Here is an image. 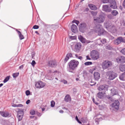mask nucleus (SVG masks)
I'll list each match as a JSON object with an SVG mask.
<instances>
[{"label": "nucleus", "mask_w": 125, "mask_h": 125, "mask_svg": "<svg viewBox=\"0 0 125 125\" xmlns=\"http://www.w3.org/2000/svg\"><path fill=\"white\" fill-rule=\"evenodd\" d=\"M119 78L120 80L122 81L125 80V72L122 73L120 76Z\"/></svg>", "instance_id": "nucleus-24"}, {"label": "nucleus", "mask_w": 125, "mask_h": 125, "mask_svg": "<svg viewBox=\"0 0 125 125\" xmlns=\"http://www.w3.org/2000/svg\"><path fill=\"white\" fill-rule=\"evenodd\" d=\"M54 71H52V70H49V73H54Z\"/></svg>", "instance_id": "nucleus-63"}, {"label": "nucleus", "mask_w": 125, "mask_h": 125, "mask_svg": "<svg viewBox=\"0 0 125 125\" xmlns=\"http://www.w3.org/2000/svg\"><path fill=\"white\" fill-rule=\"evenodd\" d=\"M107 76H109L108 79L110 80H113L117 76V74L113 71H110L107 73Z\"/></svg>", "instance_id": "nucleus-7"}, {"label": "nucleus", "mask_w": 125, "mask_h": 125, "mask_svg": "<svg viewBox=\"0 0 125 125\" xmlns=\"http://www.w3.org/2000/svg\"><path fill=\"white\" fill-rule=\"evenodd\" d=\"M120 70L123 72L125 71V65H121L120 67Z\"/></svg>", "instance_id": "nucleus-28"}, {"label": "nucleus", "mask_w": 125, "mask_h": 125, "mask_svg": "<svg viewBox=\"0 0 125 125\" xmlns=\"http://www.w3.org/2000/svg\"><path fill=\"white\" fill-rule=\"evenodd\" d=\"M119 104L120 103L118 101H115L114 102L111 104L110 109L112 111L118 110L119 109Z\"/></svg>", "instance_id": "nucleus-3"}, {"label": "nucleus", "mask_w": 125, "mask_h": 125, "mask_svg": "<svg viewBox=\"0 0 125 125\" xmlns=\"http://www.w3.org/2000/svg\"><path fill=\"white\" fill-rule=\"evenodd\" d=\"M35 114L37 115L39 117L41 116L42 115V114L41 113H39L38 112H36Z\"/></svg>", "instance_id": "nucleus-47"}, {"label": "nucleus", "mask_w": 125, "mask_h": 125, "mask_svg": "<svg viewBox=\"0 0 125 125\" xmlns=\"http://www.w3.org/2000/svg\"><path fill=\"white\" fill-rule=\"evenodd\" d=\"M81 46V43H77L75 46V51L76 52H79Z\"/></svg>", "instance_id": "nucleus-14"}, {"label": "nucleus", "mask_w": 125, "mask_h": 125, "mask_svg": "<svg viewBox=\"0 0 125 125\" xmlns=\"http://www.w3.org/2000/svg\"><path fill=\"white\" fill-rule=\"evenodd\" d=\"M101 26L100 25H98L94 29V31L98 33V34L100 35L106 34L107 32L104 30L101 29Z\"/></svg>", "instance_id": "nucleus-4"}, {"label": "nucleus", "mask_w": 125, "mask_h": 125, "mask_svg": "<svg viewBox=\"0 0 125 125\" xmlns=\"http://www.w3.org/2000/svg\"><path fill=\"white\" fill-rule=\"evenodd\" d=\"M34 117H35V119H36L37 118L36 116H31L30 117V118L31 119L33 118Z\"/></svg>", "instance_id": "nucleus-51"}, {"label": "nucleus", "mask_w": 125, "mask_h": 125, "mask_svg": "<svg viewBox=\"0 0 125 125\" xmlns=\"http://www.w3.org/2000/svg\"><path fill=\"white\" fill-rule=\"evenodd\" d=\"M110 7L113 9H115L117 8L116 3L115 0H112L110 3Z\"/></svg>", "instance_id": "nucleus-16"}, {"label": "nucleus", "mask_w": 125, "mask_h": 125, "mask_svg": "<svg viewBox=\"0 0 125 125\" xmlns=\"http://www.w3.org/2000/svg\"><path fill=\"white\" fill-rule=\"evenodd\" d=\"M0 114L3 116L5 117L9 116L10 115L9 113L7 112H0Z\"/></svg>", "instance_id": "nucleus-19"}, {"label": "nucleus", "mask_w": 125, "mask_h": 125, "mask_svg": "<svg viewBox=\"0 0 125 125\" xmlns=\"http://www.w3.org/2000/svg\"><path fill=\"white\" fill-rule=\"evenodd\" d=\"M121 52L123 54L125 55V48L122 49L121 51Z\"/></svg>", "instance_id": "nucleus-44"}, {"label": "nucleus", "mask_w": 125, "mask_h": 125, "mask_svg": "<svg viewBox=\"0 0 125 125\" xmlns=\"http://www.w3.org/2000/svg\"><path fill=\"white\" fill-rule=\"evenodd\" d=\"M103 10L107 12H110L111 10L108 5H103Z\"/></svg>", "instance_id": "nucleus-13"}, {"label": "nucleus", "mask_w": 125, "mask_h": 125, "mask_svg": "<svg viewBox=\"0 0 125 125\" xmlns=\"http://www.w3.org/2000/svg\"><path fill=\"white\" fill-rule=\"evenodd\" d=\"M92 64V62H85L84 63V64L85 65H90Z\"/></svg>", "instance_id": "nucleus-38"}, {"label": "nucleus", "mask_w": 125, "mask_h": 125, "mask_svg": "<svg viewBox=\"0 0 125 125\" xmlns=\"http://www.w3.org/2000/svg\"><path fill=\"white\" fill-rule=\"evenodd\" d=\"M98 96L100 98H102L103 96V93L102 92H99L97 94Z\"/></svg>", "instance_id": "nucleus-26"}, {"label": "nucleus", "mask_w": 125, "mask_h": 125, "mask_svg": "<svg viewBox=\"0 0 125 125\" xmlns=\"http://www.w3.org/2000/svg\"><path fill=\"white\" fill-rule=\"evenodd\" d=\"M69 58L66 55L64 59V62H66L69 60Z\"/></svg>", "instance_id": "nucleus-46"}, {"label": "nucleus", "mask_w": 125, "mask_h": 125, "mask_svg": "<svg viewBox=\"0 0 125 125\" xmlns=\"http://www.w3.org/2000/svg\"><path fill=\"white\" fill-rule=\"evenodd\" d=\"M66 56L68 57L69 58H70L73 57L72 56V54L71 53H67Z\"/></svg>", "instance_id": "nucleus-39"}, {"label": "nucleus", "mask_w": 125, "mask_h": 125, "mask_svg": "<svg viewBox=\"0 0 125 125\" xmlns=\"http://www.w3.org/2000/svg\"><path fill=\"white\" fill-rule=\"evenodd\" d=\"M23 106V105L21 104H17V107H21Z\"/></svg>", "instance_id": "nucleus-54"}, {"label": "nucleus", "mask_w": 125, "mask_h": 125, "mask_svg": "<svg viewBox=\"0 0 125 125\" xmlns=\"http://www.w3.org/2000/svg\"><path fill=\"white\" fill-rule=\"evenodd\" d=\"M12 106L14 107H17V104H12Z\"/></svg>", "instance_id": "nucleus-55"}, {"label": "nucleus", "mask_w": 125, "mask_h": 125, "mask_svg": "<svg viewBox=\"0 0 125 125\" xmlns=\"http://www.w3.org/2000/svg\"><path fill=\"white\" fill-rule=\"evenodd\" d=\"M79 63V62L75 60H71L68 63L69 69H68V71L72 72V71L74 70L77 68Z\"/></svg>", "instance_id": "nucleus-1"}, {"label": "nucleus", "mask_w": 125, "mask_h": 125, "mask_svg": "<svg viewBox=\"0 0 125 125\" xmlns=\"http://www.w3.org/2000/svg\"><path fill=\"white\" fill-rule=\"evenodd\" d=\"M59 112L61 113H62L63 112V111L62 110H60L59 111Z\"/></svg>", "instance_id": "nucleus-60"}, {"label": "nucleus", "mask_w": 125, "mask_h": 125, "mask_svg": "<svg viewBox=\"0 0 125 125\" xmlns=\"http://www.w3.org/2000/svg\"><path fill=\"white\" fill-rule=\"evenodd\" d=\"M23 116V115H17V117L18 118V120L19 121H20L21 120Z\"/></svg>", "instance_id": "nucleus-35"}, {"label": "nucleus", "mask_w": 125, "mask_h": 125, "mask_svg": "<svg viewBox=\"0 0 125 125\" xmlns=\"http://www.w3.org/2000/svg\"><path fill=\"white\" fill-rule=\"evenodd\" d=\"M31 64L32 66H34L36 64V62L34 60H33L32 62L31 63Z\"/></svg>", "instance_id": "nucleus-48"}, {"label": "nucleus", "mask_w": 125, "mask_h": 125, "mask_svg": "<svg viewBox=\"0 0 125 125\" xmlns=\"http://www.w3.org/2000/svg\"><path fill=\"white\" fill-rule=\"evenodd\" d=\"M19 74L18 73H14L13 74V76L14 78H16L19 75Z\"/></svg>", "instance_id": "nucleus-36"}, {"label": "nucleus", "mask_w": 125, "mask_h": 125, "mask_svg": "<svg viewBox=\"0 0 125 125\" xmlns=\"http://www.w3.org/2000/svg\"><path fill=\"white\" fill-rule=\"evenodd\" d=\"M55 102L53 101H52L51 102V107H54L55 105Z\"/></svg>", "instance_id": "nucleus-37"}, {"label": "nucleus", "mask_w": 125, "mask_h": 125, "mask_svg": "<svg viewBox=\"0 0 125 125\" xmlns=\"http://www.w3.org/2000/svg\"><path fill=\"white\" fill-rule=\"evenodd\" d=\"M123 5L124 7H125V0H124V1L123 3Z\"/></svg>", "instance_id": "nucleus-59"}, {"label": "nucleus", "mask_w": 125, "mask_h": 125, "mask_svg": "<svg viewBox=\"0 0 125 125\" xmlns=\"http://www.w3.org/2000/svg\"><path fill=\"white\" fill-rule=\"evenodd\" d=\"M86 59L87 60H90L91 59L90 58L89 56L87 55L86 56Z\"/></svg>", "instance_id": "nucleus-57"}, {"label": "nucleus", "mask_w": 125, "mask_h": 125, "mask_svg": "<svg viewBox=\"0 0 125 125\" xmlns=\"http://www.w3.org/2000/svg\"><path fill=\"white\" fill-rule=\"evenodd\" d=\"M16 31L19 35V37L20 40H22L24 38L23 36L21 34V32L16 29Z\"/></svg>", "instance_id": "nucleus-23"}, {"label": "nucleus", "mask_w": 125, "mask_h": 125, "mask_svg": "<svg viewBox=\"0 0 125 125\" xmlns=\"http://www.w3.org/2000/svg\"><path fill=\"white\" fill-rule=\"evenodd\" d=\"M35 56V54L34 53H32L31 54V57L32 58H33Z\"/></svg>", "instance_id": "nucleus-58"}, {"label": "nucleus", "mask_w": 125, "mask_h": 125, "mask_svg": "<svg viewBox=\"0 0 125 125\" xmlns=\"http://www.w3.org/2000/svg\"><path fill=\"white\" fill-rule=\"evenodd\" d=\"M75 119L77 121L78 120H79L78 119L77 116H76L75 117Z\"/></svg>", "instance_id": "nucleus-64"}, {"label": "nucleus", "mask_w": 125, "mask_h": 125, "mask_svg": "<svg viewBox=\"0 0 125 125\" xmlns=\"http://www.w3.org/2000/svg\"><path fill=\"white\" fill-rule=\"evenodd\" d=\"M71 98L70 96L68 94L66 95L65 97L64 100L66 102H68L69 101H71Z\"/></svg>", "instance_id": "nucleus-22"}, {"label": "nucleus", "mask_w": 125, "mask_h": 125, "mask_svg": "<svg viewBox=\"0 0 125 125\" xmlns=\"http://www.w3.org/2000/svg\"><path fill=\"white\" fill-rule=\"evenodd\" d=\"M112 14L114 16H116L118 14V12L116 10H113L112 12Z\"/></svg>", "instance_id": "nucleus-30"}, {"label": "nucleus", "mask_w": 125, "mask_h": 125, "mask_svg": "<svg viewBox=\"0 0 125 125\" xmlns=\"http://www.w3.org/2000/svg\"><path fill=\"white\" fill-rule=\"evenodd\" d=\"M111 0H101L104 3H110Z\"/></svg>", "instance_id": "nucleus-31"}, {"label": "nucleus", "mask_w": 125, "mask_h": 125, "mask_svg": "<svg viewBox=\"0 0 125 125\" xmlns=\"http://www.w3.org/2000/svg\"><path fill=\"white\" fill-rule=\"evenodd\" d=\"M104 25L107 29L110 27L111 26V23L109 22L105 23Z\"/></svg>", "instance_id": "nucleus-25"}, {"label": "nucleus", "mask_w": 125, "mask_h": 125, "mask_svg": "<svg viewBox=\"0 0 125 125\" xmlns=\"http://www.w3.org/2000/svg\"><path fill=\"white\" fill-rule=\"evenodd\" d=\"M70 38L72 40H75L76 38V36H71L70 37Z\"/></svg>", "instance_id": "nucleus-43"}, {"label": "nucleus", "mask_w": 125, "mask_h": 125, "mask_svg": "<svg viewBox=\"0 0 125 125\" xmlns=\"http://www.w3.org/2000/svg\"><path fill=\"white\" fill-rule=\"evenodd\" d=\"M116 62L118 63L125 62V57L123 56H120L116 59Z\"/></svg>", "instance_id": "nucleus-9"}, {"label": "nucleus", "mask_w": 125, "mask_h": 125, "mask_svg": "<svg viewBox=\"0 0 125 125\" xmlns=\"http://www.w3.org/2000/svg\"><path fill=\"white\" fill-rule=\"evenodd\" d=\"M35 111L33 110H31L30 112V114L31 115L35 114Z\"/></svg>", "instance_id": "nucleus-42"}, {"label": "nucleus", "mask_w": 125, "mask_h": 125, "mask_svg": "<svg viewBox=\"0 0 125 125\" xmlns=\"http://www.w3.org/2000/svg\"><path fill=\"white\" fill-rule=\"evenodd\" d=\"M72 22L75 23L77 25H78L79 22V21L76 20H74Z\"/></svg>", "instance_id": "nucleus-40"}, {"label": "nucleus", "mask_w": 125, "mask_h": 125, "mask_svg": "<svg viewBox=\"0 0 125 125\" xmlns=\"http://www.w3.org/2000/svg\"><path fill=\"white\" fill-rule=\"evenodd\" d=\"M23 65H22L20 66L19 68V69H22L23 68Z\"/></svg>", "instance_id": "nucleus-52"}, {"label": "nucleus", "mask_w": 125, "mask_h": 125, "mask_svg": "<svg viewBox=\"0 0 125 125\" xmlns=\"http://www.w3.org/2000/svg\"><path fill=\"white\" fill-rule=\"evenodd\" d=\"M90 55L92 58L94 60H97L99 58V53L98 52L95 50H93L91 52Z\"/></svg>", "instance_id": "nucleus-5"}, {"label": "nucleus", "mask_w": 125, "mask_h": 125, "mask_svg": "<svg viewBox=\"0 0 125 125\" xmlns=\"http://www.w3.org/2000/svg\"><path fill=\"white\" fill-rule=\"evenodd\" d=\"M111 15H109L108 16V17L109 18H110V19L111 18Z\"/></svg>", "instance_id": "nucleus-62"}, {"label": "nucleus", "mask_w": 125, "mask_h": 125, "mask_svg": "<svg viewBox=\"0 0 125 125\" xmlns=\"http://www.w3.org/2000/svg\"><path fill=\"white\" fill-rule=\"evenodd\" d=\"M24 113L22 110H19L17 112V115H23Z\"/></svg>", "instance_id": "nucleus-27"}, {"label": "nucleus", "mask_w": 125, "mask_h": 125, "mask_svg": "<svg viewBox=\"0 0 125 125\" xmlns=\"http://www.w3.org/2000/svg\"><path fill=\"white\" fill-rule=\"evenodd\" d=\"M71 28L72 31L74 33L77 31V28L76 26L74 24H73L71 26Z\"/></svg>", "instance_id": "nucleus-17"}, {"label": "nucleus", "mask_w": 125, "mask_h": 125, "mask_svg": "<svg viewBox=\"0 0 125 125\" xmlns=\"http://www.w3.org/2000/svg\"><path fill=\"white\" fill-rule=\"evenodd\" d=\"M117 92L116 90H115L114 89H111V93L112 95H115L116 94H117Z\"/></svg>", "instance_id": "nucleus-29"}, {"label": "nucleus", "mask_w": 125, "mask_h": 125, "mask_svg": "<svg viewBox=\"0 0 125 125\" xmlns=\"http://www.w3.org/2000/svg\"><path fill=\"white\" fill-rule=\"evenodd\" d=\"M100 41L101 42V43L103 44H104L105 43L107 42L106 40L105 39H103L102 40H100Z\"/></svg>", "instance_id": "nucleus-34"}, {"label": "nucleus", "mask_w": 125, "mask_h": 125, "mask_svg": "<svg viewBox=\"0 0 125 125\" xmlns=\"http://www.w3.org/2000/svg\"><path fill=\"white\" fill-rule=\"evenodd\" d=\"M25 93H26V95L28 96V95H30V92L29 90H27L26 91Z\"/></svg>", "instance_id": "nucleus-45"}, {"label": "nucleus", "mask_w": 125, "mask_h": 125, "mask_svg": "<svg viewBox=\"0 0 125 125\" xmlns=\"http://www.w3.org/2000/svg\"><path fill=\"white\" fill-rule=\"evenodd\" d=\"M90 8L92 10H95L97 9V7L94 5L93 4H90L88 5Z\"/></svg>", "instance_id": "nucleus-20"}, {"label": "nucleus", "mask_w": 125, "mask_h": 125, "mask_svg": "<svg viewBox=\"0 0 125 125\" xmlns=\"http://www.w3.org/2000/svg\"><path fill=\"white\" fill-rule=\"evenodd\" d=\"M94 76L95 80L98 81L100 78V74L97 72H95L94 73Z\"/></svg>", "instance_id": "nucleus-18"}, {"label": "nucleus", "mask_w": 125, "mask_h": 125, "mask_svg": "<svg viewBox=\"0 0 125 125\" xmlns=\"http://www.w3.org/2000/svg\"><path fill=\"white\" fill-rule=\"evenodd\" d=\"M45 85V83L42 81L37 82L35 84V86L36 88H39L43 87Z\"/></svg>", "instance_id": "nucleus-11"}, {"label": "nucleus", "mask_w": 125, "mask_h": 125, "mask_svg": "<svg viewBox=\"0 0 125 125\" xmlns=\"http://www.w3.org/2000/svg\"><path fill=\"white\" fill-rule=\"evenodd\" d=\"M63 82L64 84H66L67 83V81L65 80H64Z\"/></svg>", "instance_id": "nucleus-61"}, {"label": "nucleus", "mask_w": 125, "mask_h": 125, "mask_svg": "<svg viewBox=\"0 0 125 125\" xmlns=\"http://www.w3.org/2000/svg\"><path fill=\"white\" fill-rule=\"evenodd\" d=\"M91 13L93 15V16H95L97 14V12H95L93 11H92L91 12Z\"/></svg>", "instance_id": "nucleus-49"}, {"label": "nucleus", "mask_w": 125, "mask_h": 125, "mask_svg": "<svg viewBox=\"0 0 125 125\" xmlns=\"http://www.w3.org/2000/svg\"><path fill=\"white\" fill-rule=\"evenodd\" d=\"M114 43L116 45H118L121 42H125V39L122 37H119L114 41Z\"/></svg>", "instance_id": "nucleus-8"}, {"label": "nucleus", "mask_w": 125, "mask_h": 125, "mask_svg": "<svg viewBox=\"0 0 125 125\" xmlns=\"http://www.w3.org/2000/svg\"><path fill=\"white\" fill-rule=\"evenodd\" d=\"M10 77V76H9L6 77L4 79L3 81V82L5 83L7 82L9 79Z\"/></svg>", "instance_id": "nucleus-32"}, {"label": "nucleus", "mask_w": 125, "mask_h": 125, "mask_svg": "<svg viewBox=\"0 0 125 125\" xmlns=\"http://www.w3.org/2000/svg\"><path fill=\"white\" fill-rule=\"evenodd\" d=\"M111 48H112L110 47V46H107L106 49L109 50H110L111 49Z\"/></svg>", "instance_id": "nucleus-56"}, {"label": "nucleus", "mask_w": 125, "mask_h": 125, "mask_svg": "<svg viewBox=\"0 0 125 125\" xmlns=\"http://www.w3.org/2000/svg\"><path fill=\"white\" fill-rule=\"evenodd\" d=\"M75 56L76 58L80 59L81 61L83 59V58L82 56H78V54H75Z\"/></svg>", "instance_id": "nucleus-33"}, {"label": "nucleus", "mask_w": 125, "mask_h": 125, "mask_svg": "<svg viewBox=\"0 0 125 125\" xmlns=\"http://www.w3.org/2000/svg\"><path fill=\"white\" fill-rule=\"evenodd\" d=\"M105 20L104 15L102 13L100 14L98 17H94V21L96 23H103Z\"/></svg>", "instance_id": "nucleus-2"}, {"label": "nucleus", "mask_w": 125, "mask_h": 125, "mask_svg": "<svg viewBox=\"0 0 125 125\" xmlns=\"http://www.w3.org/2000/svg\"><path fill=\"white\" fill-rule=\"evenodd\" d=\"M96 69V67L95 66L92 67L90 70V72H91V71H92V72H93Z\"/></svg>", "instance_id": "nucleus-41"}, {"label": "nucleus", "mask_w": 125, "mask_h": 125, "mask_svg": "<svg viewBox=\"0 0 125 125\" xmlns=\"http://www.w3.org/2000/svg\"><path fill=\"white\" fill-rule=\"evenodd\" d=\"M39 28V26L38 25H35L33 27V28L34 29H38Z\"/></svg>", "instance_id": "nucleus-50"}, {"label": "nucleus", "mask_w": 125, "mask_h": 125, "mask_svg": "<svg viewBox=\"0 0 125 125\" xmlns=\"http://www.w3.org/2000/svg\"><path fill=\"white\" fill-rule=\"evenodd\" d=\"M86 27V25L85 23H81L79 26V30L82 32H84Z\"/></svg>", "instance_id": "nucleus-10"}, {"label": "nucleus", "mask_w": 125, "mask_h": 125, "mask_svg": "<svg viewBox=\"0 0 125 125\" xmlns=\"http://www.w3.org/2000/svg\"><path fill=\"white\" fill-rule=\"evenodd\" d=\"M98 89L100 91L104 92V93L105 94V92L108 90L107 86L105 85H101L99 87Z\"/></svg>", "instance_id": "nucleus-12"}, {"label": "nucleus", "mask_w": 125, "mask_h": 125, "mask_svg": "<svg viewBox=\"0 0 125 125\" xmlns=\"http://www.w3.org/2000/svg\"><path fill=\"white\" fill-rule=\"evenodd\" d=\"M78 38L81 42L83 43H84L86 42L85 39L81 35L79 36Z\"/></svg>", "instance_id": "nucleus-21"}, {"label": "nucleus", "mask_w": 125, "mask_h": 125, "mask_svg": "<svg viewBox=\"0 0 125 125\" xmlns=\"http://www.w3.org/2000/svg\"><path fill=\"white\" fill-rule=\"evenodd\" d=\"M30 102V101L29 100H28L26 102V103L27 104H28Z\"/></svg>", "instance_id": "nucleus-53"}, {"label": "nucleus", "mask_w": 125, "mask_h": 125, "mask_svg": "<svg viewBox=\"0 0 125 125\" xmlns=\"http://www.w3.org/2000/svg\"><path fill=\"white\" fill-rule=\"evenodd\" d=\"M48 65L49 67H54L56 65V63L55 61L51 60L49 62Z\"/></svg>", "instance_id": "nucleus-15"}, {"label": "nucleus", "mask_w": 125, "mask_h": 125, "mask_svg": "<svg viewBox=\"0 0 125 125\" xmlns=\"http://www.w3.org/2000/svg\"><path fill=\"white\" fill-rule=\"evenodd\" d=\"M112 65V63L108 60L104 61L102 64V66L104 69H106L110 67Z\"/></svg>", "instance_id": "nucleus-6"}]
</instances>
